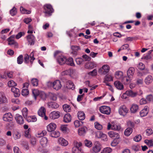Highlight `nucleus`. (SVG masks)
I'll return each mask as SVG.
<instances>
[{
  "mask_svg": "<svg viewBox=\"0 0 153 153\" xmlns=\"http://www.w3.org/2000/svg\"><path fill=\"white\" fill-rule=\"evenodd\" d=\"M43 12L46 15L51 16L54 12V10L51 5L50 4H46L43 7Z\"/></svg>",
  "mask_w": 153,
  "mask_h": 153,
  "instance_id": "nucleus-1",
  "label": "nucleus"
},
{
  "mask_svg": "<svg viewBox=\"0 0 153 153\" xmlns=\"http://www.w3.org/2000/svg\"><path fill=\"white\" fill-rule=\"evenodd\" d=\"M101 149V145L98 141H95L94 146L92 149V153H97L100 151Z\"/></svg>",
  "mask_w": 153,
  "mask_h": 153,
  "instance_id": "nucleus-2",
  "label": "nucleus"
},
{
  "mask_svg": "<svg viewBox=\"0 0 153 153\" xmlns=\"http://www.w3.org/2000/svg\"><path fill=\"white\" fill-rule=\"evenodd\" d=\"M110 67L108 65H104L99 69L98 72L101 75H104L108 73Z\"/></svg>",
  "mask_w": 153,
  "mask_h": 153,
  "instance_id": "nucleus-3",
  "label": "nucleus"
},
{
  "mask_svg": "<svg viewBox=\"0 0 153 153\" xmlns=\"http://www.w3.org/2000/svg\"><path fill=\"white\" fill-rule=\"evenodd\" d=\"M46 111L45 108L43 106H42L38 110V114L39 116L43 117L45 120H47L48 119V117L45 115Z\"/></svg>",
  "mask_w": 153,
  "mask_h": 153,
  "instance_id": "nucleus-4",
  "label": "nucleus"
},
{
  "mask_svg": "<svg viewBox=\"0 0 153 153\" xmlns=\"http://www.w3.org/2000/svg\"><path fill=\"white\" fill-rule=\"evenodd\" d=\"M137 92H134L132 90H129L126 91V92L123 94L122 97L126 99L127 97L126 95L130 96L132 97H134L137 96Z\"/></svg>",
  "mask_w": 153,
  "mask_h": 153,
  "instance_id": "nucleus-5",
  "label": "nucleus"
},
{
  "mask_svg": "<svg viewBox=\"0 0 153 153\" xmlns=\"http://www.w3.org/2000/svg\"><path fill=\"white\" fill-rule=\"evenodd\" d=\"M99 110L101 113L104 114L108 115L110 113V108L108 106H101Z\"/></svg>",
  "mask_w": 153,
  "mask_h": 153,
  "instance_id": "nucleus-6",
  "label": "nucleus"
},
{
  "mask_svg": "<svg viewBox=\"0 0 153 153\" xmlns=\"http://www.w3.org/2000/svg\"><path fill=\"white\" fill-rule=\"evenodd\" d=\"M128 110L125 105H122L119 108V113L120 115L123 116L126 115L128 112Z\"/></svg>",
  "mask_w": 153,
  "mask_h": 153,
  "instance_id": "nucleus-7",
  "label": "nucleus"
},
{
  "mask_svg": "<svg viewBox=\"0 0 153 153\" xmlns=\"http://www.w3.org/2000/svg\"><path fill=\"white\" fill-rule=\"evenodd\" d=\"M62 86L60 81L57 80L53 82V88L56 90H58L60 89Z\"/></svg>",
  "mask_w": 153,
  "mask_h": 153,
  "instance_id": "nucleus-8",
  "label": "nucleus"
},
{
  "mask_svg": "<svg viewBox=\"0 0 153 153\" xmlns=\"http://www.w3.org/2000/svg\"><path fill=\"white\" fill-rule=\"evenodd\" d=\"M32 93L33 94L35 99H36V96L39 94L42 98L43 99L45 97L46 95L44 93L39 94V91L37 89H34L32 91Z\"/></svg>",
  "mask_w": 153,
  "mask_h": 153,
  "instance_id": "nucleus-9",
  "label": "nucleus"
},
{
  "mask_svg": "<svg viewBox=\"0 0 153 153\" xmlns=\"http://www.w3.org/2000/svg\"><path fill=\"white\" fill-rule=\"evenodd\" d=\"M3 120L5 121H11L13 120V116L10 113L5 114L3 116Z\"/></svg>",
  "mask_w": 153,
  "mask_h": 153,
  "instance_id": "nucleus-10",
  "label": "nucleus"
},
{
  "mask_svg": "<svg viewBox=\"0 0 153 153\" xmlns=\"http://www.w3.org/2000/svg\"><path fill=\"white\" fill-rule=\"evenodd\" d=\"M60 117L59 112L58 111H53L49 114V118L52 120L58 118Z\"/></svg>",
  "mask_w": 153,
  "mask_h": 153,
  "instance_id": "nucleus-11",
  "label": "nucleus"
},
{
  "mask_svg": "<svg viewBox=\"0 0 153 153\" xmlns=\"http://www.w3.org/2000/svg\"><path fill=\"white\" fill-rule=\"evenodd\" d=\"M96 66V64L94 62H88L85 64V67L86 69H92Z\"/></svg>",
  "mask_w": 153,
  "mask_h": 153,
  "instance_id": "nucleus-12",
  "label": "nucleus"
},
{
  "mask_svg": "<svg viewBox=\"0 0 153 153\" xmlns=\"http://www.w3.org/2000/svg\"><path fill=\"white\" fill-rule=\"evenodd\" d=\"M47 130L51 132L54 131L56 128V125L54 123H51L47 126Z\"/></svg>",
  "mask_w": 153,
  "mask_h": 153,
  "instance_id": "nucleus-13",
  "label": "nucleus"
},
{
  "mask_svg": "<svg viewBox=\"0 0 153 153\" xmlns=\"http://www.w3.org/2000/svg\"><path fill=\"white\" fill-rule=\"evenodd\" d=\"M7 100L5 94L3 93H0V104L7 102Z\"/></svg>",
  "mask_w": 153,
  "mask_h": 153,
  "instance_id": "nucleus-14",
  "label": "nucleus"
},
{
  "mask_svg": "<svg viewBox=\"0 0 153 153\" xmlns=\"http://www.w3.org/2000/svg\"><path fill=\"white\" fill-rule=\"evenodd\" d=\"M108 135L111 138H114L115 139H118L120 136L118 133L113 131H110L108 133Z\"/></svg>",
  "mask_w": 153,
  "mask_h": 153,
  "instance_id": "nucleus-15",
  "label": "nucleus"
},
{
  "mask_svg": "<svg viewBox=\"0 0 153 153\" xmlns=\"http://www.w3.org/2000/svg\"><path fill=\"white\" fill-rule=\"evenodd\" d=\"M15 119L17 123L21 125L24 123V121L22 117L19 114L16 115Z\"/></svg>",
  "mask_w": 153,
  "mask_h": 153,
  "instance_id": "nucleus-16",
  "label": "nucleus"
},
{
  "mask_svg": "<svg viewBox=\"0 0 153 153\" xmlns=\"http://www.w3.org/2000/svg\"><path fill=\"white\" fill-rule=\"evenodd\" d=\"M11 91L14 93L15 97H19L20 95V92L19 91V90L15 87H12Z\"/></svg>",
  "mask_w": 153,
  "mask_h": 153,
  "instance_id": "nucleus-17",
  "label": "nucleus"
},
{
  "mask_svg": "<svg viewBox=\"0 0 153 153\" xmlns=\"http://www.w3.org/2000/svg\"><path fill=\"white\" fill-rule=\"evenodd\" d=\"M57 60L58 62L61 65L66 63V59L63 56H59L57 59Z\"/></svg>",
  "mask_w": 153,
  "mask_h": 153,
  "instance_id": "nucleus-18",
  "label": "nucleus"
},
{
  "mask_svg": "<svg viewBox=\"0 0 153 153\" xmlns=\"http://www.w3.org/2000/svg\"><path fill=\"white\" fill-rule=\"evenodd\" d=\"M149 112L148 107L145 106L144 109L142 110L140 112V115L141 117H143L146 116Z\"/></svg>",
  "mask_w": 153,
  "mask_h": 153,
  "instance_id": "nucleus-19",
  "label": "nucleus"
},
{
  "mask_svg": "<svg viewBox=\"0 0 153 153\" xmlns=\"http://www.w3.org/2000/svg\"><path fill=\"white\" fill-rule=\"evenodd\" d=\"M153 80L152 76L150 75H149L145 78L144 82L146 85H149L152 82Z\"/></svg>",
  "mask_w": 153,
  "mask_h": 153,
  "instance_id": "nucleus-20",
  "label": "nucleus"
},
{
  "mask_svg": "<svg viewBox=\"0 0 153 153\" xmlns=\"http://www.w3.org/2000/svg\"><path fill=\"white\" fill-rule=\"evenodd\" d=\"M114 85L117 89L120 90L123 89L124 86L123 84L119 81H116L114 82Z\"/></svg>",
  "mask_w": 153,
  "mask_h": 153,
  "instance_id": "nucleus-21",
  "label": "nucleus"
},
{
  "mask_svg": "<svg viewBox=\"0 0 153 153\" xmlns=\"http://www.w3.org/2000/svg\"><path fill=\"white\" fill-rule=\"evenodd\" d=\"M47 138L45 137L42 138L40 141V144L43 147H45L47 146Z\"/></svg>",
  "mask_w": 153,
  "mask_h": 153,
  "instance_id": "nucleus-22",
  "label": "nucleus"
},
{
  "mask_svg": "<svg viewBox=\"0 0 153 153\" xmlns=\"http://www.w3.org/2000/svg\"><path fill=\"white\" fill-rule=\"evenodd\" d=\"M134 72V69L133 68H129L127 71V74L129 78H131Z\"/></svg>",
  "mask_w": 153,
  "mask_h": 153,
  "instance_id": "nucleus-23",
  "label": "nucleus"
},
{
  "mask_svg": "<svg viewBox=\"0 0 153 153\" xmlns=\"http://www.w3.org/2000/svg\"><path fill=\"white\" fill-rule=\"evenodd\" d=\"M48 105L50 108L56 109L59 107V105L56 103L54 102H48Z\"/></svg>",
  "mask_w": 153,
  "mask_h": 153,
  "instance_id": "nucleus-24",
  "label": "nucleus"
},
{
  "mask_svg": "<svg viewBox=\"0 0 153 153\" xmlns=\"http://www.w3.org/2000/svg\"><path fill=\"white\" fill-rule=\"evenodd\" d=\"M13 137L15 140L20 139L21 137L20 133L18 131H15L13 133Z\"/></svg>",
  "mask_w": 153,
  "mask_h": 153,
  "instance_id": "nucleus-25",
  "label": "nucleus"
},
{
  "mask_svg": "<svg viewBox=\"0 0 153 153\" xmlns=\"http://www.w3.org/2000/svg\"><path fill=\"white\" fill-rule=\"evenodd\" d=\"M138 105L135 104H133L130 108V111L131 113H134L138 110Z\"/></svg>",
  "mask_w": 153,
  "mask_h": 153,
  "instance_id": "nucleus-26",
  "label": "nucleus"
},
{
  "mask_svg": "<svg viewBox=\"0 0 153 153\" xmlns=\"http://www.w3.org/2000/svg\"><path fill=\"white\" fill-rule=\"evenodd\" d=\"M7 40L8 42V45L14 47L17 46V43L13 39H7Z\"/></svg>",
  "mask_w": 153,
  "mask_h": 153,
  "instance_id": "nucleus-27",
  "label": "nucleus"
},
{
  "mask_svg": "<svg viewBox=\"0 0 153 153\" xmlns=\"http://www.w3.org/2000/svg\"><path fill=\"white\" fill-rule=\"evenodd\" d=\"M59 143L63 146H66L68 144V141L62 138H60L59 140Z\"/></svg>",
  "mask_w": 153,
  "mask_h": 153,
  "instance_id": "nucleus-28",
  "label": "nucleus"
},
{
  "mask_svg": "<svg viewBox=\"0 0 153 153\" xmlns=\"http://www.w3.org/2000/svg\"><path fill=\"white\" fill-rule=\"evenodd\" d=\"M132 131L133 129L131 128H128L125 130L124 134L127 137L129 136L131 134Z\"/></svg>",
  "mask_w": 153,
  "mask_h": 153,
  "instance_id": "nucleus-29",
  "label": "nucleus"
},
{
  "mask_svg": "<svg viewBox=\"0 0 153 153\" xmlns=\"http://www.w3.org/2000/svg\"><path fill=\"white\" fill-rule=\"evenodd\" d=\"M71 120V117L69 114H66L64 117V121L65 123L70 122Z\"/></svg>",
  "mask_w": 153,
  "mask_h": 153,
  "instance_id": "nucleus-30",
  "label": "nucleus"
},
{
  "mask_svg": "<svg viewBox=\"0 0 153 153\" xmlns=\"http://www.w3.org/2000/svg\"><path fill=\"white\" fill-rule=\"evenodd\" d=\"M27 121L29 122H35L37 121V118L34 116H29L26 117Z\"/></svg>",
  "mask_w": 153,
  "mask_h": 153,
  "instance_id": "nucleus-31",
  "label": "nucleus"
},
{
  "mask_svg": "<svg viewBox=\"0 0 153 153\" xmlns=\"http://www.w3.org/2000/svg\"><path fill=\"white\" fill-rule=\"evenodd\" d=\"M77 115L78 119L80 120H83L85 118V114L82 111L79 112Z\"/></svg>",
  "mask_w": 153,
  "mask_h": 153,
  "instance_id": "nucleus-32",
  "label": "nucleus"
},
{
  "mask_svg": "<svg viewBox=\"0 0 153 153\" xmlns=\"http://www.w3.org/2000/svg\"><path fill=\"white\" fill-rule=\"evenodd\" d=\"M66 64L67 65H70L71 66H74V64L73 62L72 58L69 57L67 59H66Z\"/></svg>",
  "mask_w": 153,
  "mask_h": 153,
  "instance_id": "nucleus-33",
  "label": "nucleus"
},
{
  "mask_svg": "<svg viewBox=\"0 0 153 153\" xmlns=\"http://www.w3.org/2000/svg\"><path fill=\"white\" fill-rule=\"evenodd\" d=\"M50 135L51 137L56 138L60 136V133L58 131H53L50 133Z\"/></svg>",
  "mask_w": 153,
  "mask_h": 153,
  "instance_id": "nucleus-34",
  "label": "nucleus"
},
{
  "mask_svg": "<svg viewBox=\"0 0 153 153\" xmlns=\"http://www.w3.org/2000/svg\"><path fill=\"white\" fill-rule=\"evenodd\" d=\"M82 143L80 142H78L76 140L74 141L73 145L74 147L78 148V150L80 149L79 148L82 146Z\"/></svg>",
  "mask_w": 153,
  "mask_h": 153,
  "instance_id": "nucleus-35",
  "label": "nucleus"
},
{
  "mask_svg": "<svg viewBox=\"0 0 153 153\" xmlns=\"http://www.w3.org/2000/svg\"><path fill=\"white\" fill-rule=\"evenodd\" d=\"M144 143L149 147L153 146V139L145 140Z\"/></svg>",
  "mask_w": 153,
  "mask_h": 153,
  "instance_id": "nucleus-36",
  "label": "nucleus"
},
{
  "mask_svg": "<svg viewBox=\"0 0 153 153\" xmlns=\"http://www.w3.org/2000/svg\"><path fill=\"white\" fill-rule=\"evenodd\" d=\"M111 123L113 124L112 127V130L119 131L121 127L120 125L115 124L113 123Z\"/></svg>",
  "mask_w": 153,
  "mask_h": 153,
  "instance_id": "nucleus-37",
  "label": "nucleus"
},
{
  "mask_svg": "<svg viewBox=\"0 0 153 153\" xmlns=\"http://www.w3.org/2000/svg\"><path fill=\"white\" fill-rule=\"evenodd\" d=\"M123 73L120 71H117L115 74V77L117 79H121L123 76Z\"/></svg>",
  "mask_w": 153,
  "mask_h": 153,
  "instance_id": "nucleus-38",
  "label": "nucleus"
},
{
  "mask_svg": "<svg viewBox=\"0 0 153 153\" xmlns=\"http://www.w3.org/2000/svg\"><path fill=\"white\" fill-rule=\"evenodd\" d=\"M30 59L29 56L27 54L24 55V62L25 63L27 64L30 61Z\"/></svg>",
  "mask_w": 153,
  "mask_h": 153,
  "instance_id": "nucleus-39",
  "label": "nucleus"
},
{
  "mask_svg": "<svg viewBox=\"0 0 153 153\" xmlns=\"http://www.w3.org/2000/svg\"><path fill=\"white\" fill-rule=\"evenodd\" d=\"M84 37L85 38H90V36H88L87 35H85L83 33H80L78 34H75L74 37Z\"/></svg>",
  "mask_w": 153,
  "mask_h": 153,
  "instance_id": "nucleus-40",
  "label": "nucleus"
},
{
  "mask_svg": "<svg viewBox=\"0 0 153 153\" xmlns=\"http://www.w3.org/2000/svg\"><path fill=\"white\" fill-rule=\"evenodd\" d=\"M85 129L84 127H82L78 130V133L80 135H83L85 133Z\"/></svg>",
  "mask_w": 153,
  "mask_h": 153,
  "instance_id": "nucleus-41",
  "label": "nucleus"
},
{
  "mask_svg": "<svg viewBox=\"0 0 153 153\" xmlns=\"http://www.w3.org/2000/svg\"><path fill=\"white\" fill-rule=\"evenodd\" d=\"M71 48L73 51L72 53H73L74 52V53L75 54H76L77 51L80 49V48L79 46L76 45H73L71 46Z\"/></svg>",
  "mask_w": 153,
  "mask_h": 153,
  "instance_id": "nucleus-42",
  "label": "nucleus"
},
{
  "mask_svg": "<svg viewBox=\"0 0 153 153\" xmlns=\"http://www.w3.org/2000/svg\"><path fill=\"white\" fill-rule=\"evenodd\" d=\"M63 108L64 111L66 112H70L71 110V107L69 105L65 104L63 106Z\"/></svg>",
  "mask_w": 153,
  "mask_h": 153,
  "instance_id": "nucleus-43",
  "label": "nucleus"
},
{
  "mask_svg": "<svg viewBox=\"0 0 153 153\" xmlns=\"http://www.w3.org/2000/svg\"><path fill=\"white\" fill-rule=\"evenodd\" d=\"M83 122L81 121H79L78 120H76L74 122V125L76 127H78L80 126H82L83 124Z\"/></svg>",
  "mask_w": 153,
  "mask_h": 153,
  "instance_id": "nucleus-44",
  "label": "nucleus"
},
{
  "mask_svg": "<svg viewBox=\"0 0 153 153\" xmlns=\"http://www.w3.org/2000/svg\"><path fill=\"white\" fill-rule=\"evenodd\" d=\"M17 12L16 9L14 7L10 10V15L13 16L16 15L17 13Z\"/></svg>",
  "mask_w": 153,
  "mask_h": 153,
  "instance_id": "nucleus-45",
  "label": "nucleus"
},
{
  "mask_svg": "<svg viewBox=\"0 0 153 153\" xmlns=\"http://www.w3.org/2000/svg\"><path fill=\"white\" fill-rule=\"evenodd\" d=\"M22 114L23 117L25 118L27 117L28 113V110L26 108H25L22 109Z\"/></svg>",
  "mask_w": 153,
  "mask_h": 153,
  "instance_id": "nucleus-46",
  "label": "nucleus"
},
{
  "mask_svg": "<svg viewBox=\"0 0 153 153\" xmlns=\"http://www.w3.org/2000/svg\"><path fill=\"white\" fill-rule=\"evenodd\" d=\"M31 83L33 86H37L38 85V80L36 79H33L31 80Z\"/></svg>",
  "mask_w": 153,
  "mask_h": 153,
  "instance_id": "nucleus-47",
  "label": "nucleus"
},
{
  "mask_svg": "<svg viewBox=\"0 0 153 153\" xmlns=\"http://www.w3.org/2000/svg\"><path fill=\"white\" fill-rule=\"evenodd\" d=\"M60 129L64 133H66L68 130L66 125H62L60 127Z\"/></svg>",
  "mask_w": 153,
  "mask_h": 153,
  "instance_id": "nucleus-48",
  "label": "nucleus"
},
{
  "mask_svg": "<svg viewBox=\"0 0 153 153\" xmlns=\"http://www.w3.org/2000/svg\"><path fill=\"white\" fill-rule=\"evenodd\" d=\"M8 86L9 87H13L16 86L17 84L13 81L11 80L9 81L8 82Z\"/></svg>",
  "mask_w": 153,
  "mask_h": 153,
  "instance_id": "nucleus-49",
  "label": "nucleus"
},
{
  "mask_svg": "<svg viewBox=\"0 0 153 153\" xmlns=\"http://www.w3.org/2000/svg\"><path fill=\"white\" fill-rule=\"evenodd\" d=\"M105 80L104 81V82H105V81H111L113 80V78L112 76L109 75H106L105 78Z\"/></svg>",
  "mask_w": 153,
  "mask_h": 153,
  "instance_id": "nucleus-50",
  "label": "nucleus"
},
{
  "mask_svg": "<svg viewBox=\"0 0 153 153\" xmlns=\"http://www.w3.org/2000/svg\"><path fill=\"white\" fill-rule=\"evenodd\" d=\"M20 10L22 13H26L27 14H29L30 13L31 11H28L25 8H24L22 7H20Z\"/></svg>",
  "mask_w": 153,
  "mask_h": 153,
  "instance_id": "nucleus-51",
  "label": "nucleus"
},
{
  "mask_svg": "<svg viewBox=\"0 0 153 153\" xmlns=\"http://www.w3.org/2000/svg\"><path fill=\"white\" fill-rule=\"evenodd\" d=\"M30 130L31 129L29 128L27 130L25 131L24 135L26 137L29 138L30 137Z\"/></svg>",
  "mask_w": 153,
  "mask_h": 153,
  "instance_id": "nucleus-52",
  "label": "nucleus"
},
{
  "mask_svg": "<svg viewBox=\"0 0 153 153\" xmlns=\"http://www.w3.org/2000/svg\"><path fill=\"white\" fill-rule=\"evenodd\" d=\"M112 149L109 147L104 148L101 153H109L111 152Z\"/></svg>",
  "mask_w": 153,
  "mask_h": 153,
  "instance_id": "nucleus-53",
  "label": "nucleus"
},
{
  "mask_svg": "<svg viewBox=\"0 0 153 153\" xmlns=\"http://www.w3.org/2000/svg\"><path fill=\"white\" fill-rule=\"evenodd\" d=\"M68 87L69 89H71L72 90L74 89L75 87L73 83L70 81L68 82Z\"/></svg>",
  "mask_w": 153,
  "mask_h": 153,
  "instance_id": "nucleus-54",
  "label": "nucleus"
},
{
  "mask_svg": "<svg viewBox=\"0 0 153 153\" xmlns=\"http://www.w3.org/2000/svg\"><path fill=\"white\" fill-rule=\"evenodd\" d=\"M97 135L98 136L97 137L99 138H101L102 137H103L104 138L105 141H107V138L106 135L105 134H104L102 132H100L99 133L98 136V134H97Z\"/></svg>",
  "mask_w": 153,
  "mask_h": 153,
  "instance_id": "nucleus-55",
  "label": "nucleus"
},
{
  "mask_svg": "<svg viewBox=\"0 0 153 153\" xmlns=\"http://www.w3.org/2000/svg\"><path fill=\"white\" fill-rule=\"evenodd\" d=\"M85 144L86 146L90 147L92 146V143L91 142L87 140H85L84 141Z\"/></svg>",
  "mask_w": 153,
  "mask_h": 153,
  "instance_id": "nucleus-56",
  "label": "nucleus"
},
{
  "mask_svg": "<svg viewBox=\"0 0 153 153\" xmlns=\"http://www.w3.org/2000/svg\"><path fill=\"white\" fill-rule=\"evenodd\" d=\"M142 137L141 135L139 134L136 135L133 138V140L136 142H139L140 141Z\"/></svg>",
  "mask_w": 153,
  "mask_h": 153,
  "instance_id": "nucleus-57",
  "label": "nucleus"
},
{
  "mask_svg": "<svg viewBox=\"0 0 153 153\" xmlns=\"http://www.w3.org/2000/svg\"><path fill=\"white\" fill-rule=\"evenodd\" d=\"M23 56L22 55H20L17 58V62L19 64H21L23 62Z\"/></svg>",
  "mask_w": 153,
  "mask_h": 153,
  "instance_id": "nucleus-58",
  "label": "nucleus"
},
{
  "mask_svg": "<svg viewBox=\"0 0 153 153\" xmlns=\"http://www.w3.org/2000/svg\"><path fill=\"white\" fill-rule=\"evenodd\" d=\"M76 61L77 64L79 65L82 64L84 62L83 60L81 58H78L76 59Z\"/></svg>",
  "mask_w": 153,
  "mask_h": 153,
  "instance_id": "nucleus-59",
  "label": "nucleus"
},
{
  "mask_svg": "<svg viewBox=\"0 0 153 153\" xmlns=\"http://www.w3.org/2000/svg\"><path fill=\"white\" fill-rule=\"evenodd\" d=\"M29 93V91L27 89H24L22 90V94L23 96H26Z\"/></svg>",
  "mask_w": 153,
  "mask_h": 153,
  "instance_id": "nucleus-60",
  "label": "nucleus"
},
{
  "mask_svg": "<svg viewBox=\"0 0 153 153\" xmlns=\"http://www.w3.org/2000/svg\"><path fill=\"white\" fill-rule=\"evenodd\" d=\"M128 77H124L123 78V82L126 84H127L129 83L130 81V79Z\"/></svg>",
  "mask_w": 153,
  "mask_h": 153,
  "instance_id": "nucleus-61",
  "label": "nucleus"
},
{
  "mask_svg": "<svg viewBox=\"0 0 153 153\" xmlns=\"http://www.w3.org/2000/svg\"><path fill=\"white\" fill-rule=\"evenodd\" d=\"M138 68L141 70H143L145 69V65L142 62H140L137 65Z\"/></svg>",
  "mask_w": 153,
  "mask_h": 153,
  "instance_id": "nucleus-62",
  "label": "nucleus"
},
{
  "mask_svg": "<svg viewBox=\"0 0 153 153\" xmlns=\"http://www.w3.org/2000/svg\"><path fill=\"white\" fill-rule=\"evenodd\" d=\"M46 134L47 132L46 131H43L41 133H38L36 135V136L38 137H40L45 135Z\"/></svg>",
  "mask_w": 153,
  "mask_h": 153,
  "instance_id": "nucleus-63",
  "label": "nucleus"
},
{
  "mask_svg": "<svg viewBox=\"0 0 153 153\" xmlns=\"http://www.w3.org/2000/svg\"><path fill=\"white\" fill-rule=\"evenodd\" d=\"M153 130L151 128L147 129L146 130V135L148 136L152 134L153 133Z\"/></svg>",
  "mask_w": 153,
  "mask_h": 153,
  "instance_id": "nucleus-64",
  "label": "nucleus"
}]
</instances>
